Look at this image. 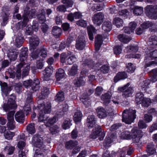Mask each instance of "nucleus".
I'll return each mask as SVG.
<instances>
[{
    "mask_svg": "<svg viewBox=\"0 0 157 157\" xmlns=\"http://www.w3.org/2000/svg\"><path fill=\"white\" fill-rule=\"evenodd\" d=\"M82 115V113L79 111L75 113L74 116V120L77 124L81 122Z\"/></svg>",
    "mask_w": 157,
    "mask_h": 157,
    "instance_id": "obj_35",
    "label": "nucleus"
},
{
    "mask_svg": "<svg viewBox=\"0 0 157 157\" xmlns=\"http://www.w3.org/2000/svg\"><path fill=\"white\" fill-rule=\"evenodd\" d=\"M49 94V89L46 87H44L42 90L41 91V95H43L42 96V97L40 96V98L44 99L46 96L48 95Z\"/></svg>",
    "mask_w": 157,
    "mask_h": 157,
    "instance_id": "obj_55",
    "label": "nucleus"
},
{
    "mask_svg": "<svg viewBox=\"0 0 157 157\" xmlns=\"http://www.w3.org/2000/svg\"><path fill=\"white\" fill-rule=\"evenodd\" d=\"M152 25V22L147 21L141 25V26L144 30L150 27Z\"/></svg>",
    "mask_w": 157,
    "mask_h": 157,
    "instance_id": "obj_61",
    "label": "nucleus"
},
{
    "mask_svg": "<svg viewBox=\"0 0 157 157\" xmlns=\"http://www.w3.org/2000/svg\"><path fill=\"white\" fill-rule=\"evenodd\" d=\"M145 61L147 62V60H151L157 58V50L151 51L147 50L146 52Z\"/></svg>",
    "mask_w": 157,
    "mask_h": 157,
    "instance_id": "obj_14",
    "label": "nucleus"
},
{
    "mask_svg": "<svg viewBox=\"0 0 157 157\" xmlns=\"http://www.w3.org/2000/svg\"><path fill=\"white\" fill-rule=\"evenodd\" d=\"M113 140L109 137H106L103 143V146L105 148L110 146Z\"/></svg>",
    "mask_w": 157,
    "mask_h": 157,
    "instance_id": "obj_47",
    "label": "nucleus"
},
{
    "mask_svg": "<svg viewBox=\"0 0 157 157\" xmlns=\"http://www.w3.org/2000/svg\"><path fill=\"white\" fill-rule=\"evenodd\" d=\"M103 38L101 35H98L95 38V48L96 51L99 50L103 41Z\"/></svg>",
    "mask_w": 157,
    "mask_h": 157,
    "instance_id": "obj_16",
    "label": "nucleus"
},
{
    "mask_svg": "<svg viewBox=\"0 0 157 157\" xmlns=\"http://www.w3.org/2000/svg\"><path fill=\"white\" fill-rule=\"evenodd\" d=\"M24 64L23 63H21L18 64L17 66V77L18 78H20L21 76V68L23 67Z\"/></svg>",
    "mask_w": 157,
    "mask_h": 157,
    "instance_id": "obj_56",
    "label": "nucleus"
},
{
    "mask_svg": "<svg viewBox=\"0 0 157 157\" xmlns=\"http://www.w3.org/2000/svg\"><path fill=\"white\" fill-rule=\"evenodd\" d=\"M113 24L116 26L117 28H120L123 26V21L122 19L118 17H116L114 18Z\"/></svg>",
    "mask_w": 157,
    "mask_h": 157,
    "instance_id": "obj_33",
    "label": "nucleus"
},
{
    "mask_svg": "<svg viewBox=\"0 0 157 157\" xmlns=\"http://www.w3.org/2000/svg\"><path fill=\"white\" fill-rule=\"evenodd\" d=\"M98 117L100 118H103L107 116L105 110L102 107H98L96 109Z\"/></svg>",
    "mask_w": 157,
    "mask_h": 157,
    "instance_id": "obj_24",
    "label": "nucleus"
},
{
    "mask_svg": "<svg viewBox=\"0 0 157 157\" xmlns=\"http://www.w3.org/2000/svg\"><path fill=\"white\" fill-rule=\"evenodd\" d=\"M130 84L129 83L123 86L119 87L118 88V90L123 92L122 96L123 98H126L131 96L133 92V90L132 87H128Z\"/></svg>",
    "mask_w": 157,
    "mask_h": 157,
    "instance_id": "obj_5",
    "label": "nucleus"
},
{
    "mask_svg": "<svg viewBox=\"0 0 157 157\" xmlns=\"http://www.w3.org/2000/svg\"><path fill=\"white\" fill-rule=\"evenodd\" d=\"M134 13L136 15H140L143 13V8L141 6H136L133 9Z\"/></svg>",
    "mask_w": 157,
    "mask_h": 157,
    "instance_id": "obj_38",
    "label": "nucleus"
},
{
    "mask_svg": "<svg viewBox=\"0 0 157 157\" xmlns=\"http://www.w3.org/2000/svg\"><path fill=\"white\" fill-rule=\"evenodd\" d=\"M104 14L101 12H98L94 15L92 21L95 25L99 26L104 21Z\"/></svg>",
    "mask_w": 157,
    "mask_h": 157,
    "instance_id": "obj_7",
    "label": "nucleus"
},
{
    "mask_svg": "<svg viewBox=\"0 0 157 157\" xmlns=\"http://www.w3.org/2000/svg\"><path fill=\"white\" fill-rule=\"evenodd\" d=\"M78 145V142L77 141L70 140L66 142L65 147L67 149H72L74 147Z\"/></svg>",
    "mask_w": 157,
    "mask_h": 157,
    "instance_id": "obj_29",
    "label": "nucleus"
},
{
    "mask_svg": "<svg viewBox=\"0 0 157 157\" xmlns=\"http://www.w3.org/2000/svg\"><path fill=\"white\" fill-rule=\"evenodd\" d=\"M147 17L151 19H157V5L147 6L145 9Z\"/></svg>",
    "mask_w": 157,
    "mask_h": 157,
    "instance_id": "obj_4",
    "label": "nucleus"
},
{
    "mask_svg": "<svg viewBox=\"0 0 157 157\" xmlns=\"http://www.w3.org/2000/svg\"><path fill=\"white\" fill-rule=\"evenodd\" d=\"M53 68L52 66L47 67L43 71V79L44 81H48L51 79V76L53 72Z\"/></svg>",
    "mask_w": 157,
    "mask_h": 157,
    "instance_id": "obj_9",
    "label": "nucleus"
},
{
    "mask_svg": "<svg viewBox=\"0 0 157 157\" xmlns=\"http://www.w3.org/2000/svg\"><path fill=\"white\" fill-rule=\"evenodd\" d=\"M36 10L34 9H32L28 12L25 13L23 16L24 22L25 23L29 21V18L35 17Z\"/></svg>",
    "mask_w": 157,
    "mask_h": 157,
    "instance_id": "obj_15",
    "label": "nucleus"
},
{
    "mask_svg": "<svg viewBox=\"0 0 157 157\" xmlns=\"http://www.w3.org/2000/svg\"><path fill=\"white\" fill-rule=\"evenodd\" d=\"M61 29L57 26H54L52 29V33L54 36H59L61 34Z\"/></svg>",
    "mask_w": 157,
    "mask_h": 157,
    "instance_id": "obj_42",
    "label": "nucleus"
},
{
    "mask_svg": "<svg viewBox=\"0 0 157 157\" xmlns=\"http://www.w3.org/2000/svg\"><path fill=\"white\" fill-rule=\"evenodd\" d=\"M28 48H22L19 55L20 60L21 62L25 61L28 57Z\"/></svg>",
    "mask_w": 157,
    "mask_h": 157,
    "instance_id": "obj_19",
    "label": "nucleus"
},
{
    "mask_svg": "<svg viewBox=\"0 0 157 157\" xmlns=\"http://www.w3.org/2000/svg\"><path fill=\"white\" fill-rule=\"evenodd\" d=\"M95 123L94 116L91 115L88 116L87 119V124L89 128H92Z\"/></svg>",
    "mask_w": 157,
    "mask_h": 157,
    "instance_id": "obj_30",
    "label": "nucleus"
},
{
    "mask_svg": "<svg viewBox=\"0 0 157 157\" xmlns=\"http://www.w3.org/2000/svg\"><path fill=\"white\" fill-rule=\"evenodd\" d=\"M78 71V66L76 64L73 65L69 71L68 75L71 76H73L76 75Z\"/></svg>",
    "mask_w": 157,
    "mask_h": 157,
    "instance_id": "obj_43",
    "label": "nucleus"
},
{
    "mask_svg": "<svg viewBox=\"0 0 157 157\" xmlns=\"http://www.w3.org/2000/svg\"><path fill=\"white\" fill-rule=\"evenodd\" d=\"M152 77L150 79V81L152 82H155L157 80V68L152 70Z\"/></svg>",
    "mask_w": 157,
    "mask_h": 157,
    "instance_id": "obj_50",
    "label": "nucleus"
},
{
    "mask_svg": "<svg viewBox=\"0 0 157 157\" xmlns=\"http://www.w3.org/2000/svg\"><path fill=\"white\" fill-rule=\"evenodd\" d=\"M14 135V132L8 131L5 133L4 136L6 139L10 140L12 139Z\"/></svg>",
    "mask_w": 157,
    "mask_h": 157,
    "instance_id": "obj_53",
    "label": "nucleus"
},
{
    "mask_svg": "<svg viewBox=\"0 0 157 157\" xmlns=\"http://www.w3.org/2000/svg\"><path fill=\"white\" fill-rule=\"evenodd\" d=\"M41 101L40 100L38 101V107L40 110L38 117V121L39 122H44V123L46 122V121H48L46 125L49 126V125L52 124L56 122V118L54 117L53 118L48 119V117L45 116V114L50 113L51 110V104L49 102H41Z\"/></svg>",
    "mask_w": 157,
    "mask_h": 157,
    "instance_id": "obj_1",
    "label": "nucleus"
},
{
    "mask_svg": "<svg viewBox=\"0 0 157 157\" xmlns=\"http://www.w3.org/2000/svg\"><path fill=\"white\" fill-rule=\"evenodd\" d=\"M100 69L102 72L103 73H106L108 72L109 70V67L107 65H104L100 67Z\"/></svg>",
    "mask_w": 157,
    "mask_h": 157,
    "instance_id": "obj_64",
    "label": "nucleus"
},
{
    "mask_svg": "<svg viewBox=\"0 0 157 157\" xmlns=\"http://www.w3.org/2000/svg\"><path fill=\"white\" fill-rule=\"evenodd\" d=\"M85 79L84 76L77 78L74 81V84L77 86L84 85L85 82Z\"/></svg>",
    "mask_w": 157,
    "mask_h": 157,
    "instance_id": "obj_21",
    "label": "nucleus"
},
{
    "mask_svg": "<svg viewBox=\"0 0 157 157\" xmlns=\"http://www.w3.org/2000/svg\"><path fill=\"white\" fill-rule=\"evenodd\" d=\"M117 38L120 41L125 43H128L131 40V37L123 34L119 35Z\"/></svg>",
    "mask_w": 157,
    "mask_h": 157,
    "instance_id": "obj_25",
    "label": "nucleus"
},
{
    "mask_svg": "<svg viewBox=\"0 0 157 157\" xmlns=\"http://www.w3.org/2000/svg\"><path fill=\"white\" fill-rule=\"evenodd\" d=\"M32 143L34 146L40 148L44 147L42 138L37 135H35L33 137Z\"/></svg>",
    "mask_w": 157,
    "mask_h": 157,
    "instance_id": "obj_11",
    "label": "nucleus"
},
{
    "mask_svg": "<svg viewBox=\"0 0 157 157\" xmlns=\"http://www.w3.org/2000/svg\"><path fill=\"white\" fill-rule=\"evenodd\" d=\"M81 100L86 107H87L90 105V103L88 101V98L84 97L83 96Z\"/></svg>",
    "mask_w": 157,
    "mask_h": 157,
    "instance_id": "obj_59",
    "label": "nucleus"
},
{
    "mask_svg": "<svg viewBox=\"0 0 157 157\" xmlns=\"http://www.w3.org/2000/svg\"><path fill=\"white\" fill-rule=\"evenodd\" d=\"M127 49L129 52H136L138 50V47L137 46H129L127 47Z\"/></svg>",
    "mask_w": 157,
    "mask_h": 157,
    "instance_id": "obj_54",
    "label": "nucleus"
},
{
    "mask_svg": "<svg viewBox=\"0 0 157 157\" xmlns=\"http://www.w3.org/2000/svg\"><path fill=\"white\" fill-rule=\"evenodd\" d=\"M151 103V100L150 99L148 98H145L143 100L141 104L142 105L146 107L148 106Z\"/></svg>",
    "mask_w": 157,
    "mask_h": 157,
    "instance_id": "obj_57",
    "label": "nucleus"
},
{
    "mask_svg": "<svg viewBox=\"0 0 157 157\" xmlns=\"http://www.w3.org/2000/svg\"><path fill=\"white\" fill-rule=\"evenodd\" d=\"M76 59V58L75 56H70L68 55L67 63L70 65Z\"/></svg>",
    "mask_w": 157,
    "mask_h": 157,
    "instance_id": "obj_58",
    "label": "nucleus"
},
{
    "mask_svg": "<svg viewBox=\"0 0 157 157\" xmlns=\"http://www.w3.org/2000/svg\"><path fill=\"white\" fill-rule=\"evenodd\" d=\"M112 25L110 21H105L102 25V29L106 32H109L112 29Z\"/></svg>",
    "mask_w": 157,
    "mask_h": 157,
    "instance_id": "obj_27",
    "label": "nucleus"
},
{
    "mask_svg": "<svg viewBox=\"0 0 157 157\" xmlns=\"http://www.w3.org/2000/svg\"><path fill=\"white\" fill-rule=\"evenodd\" d=\"M132 133L126 130L121 133V137L122 139L130 140L132 137Z\"/></svg>",
    "mask_w": 157,
    "mask_h": 157,
    "instance_id": "obj_31",
    "label": "nucleus"
},
{
    "mask_svg": "<svg viewBox=\"0 0 157 157\" xmlns=\"http://www.w3.org/2000/svg\"><path fill=\"white\" fill-rule=\"evenodd\" d=\"M65 71L63 69L60 68L56 71V76L57 81H59L65 77Z\"/></svg>",
    "mask_w": 157,
    "mask_h": 157,
    "instance_id": "obj_20",
    "label": "nucleus"
},
{
    "mask_svg": "<svg viewBox=\"0 0 157 157\" xmlns=\"http://www.w3.org/2000/svg\"><path fill=\"white\" fill-rule=\"evenodd\" d=\"M16 120L20 123H23L24 121V115L21 111L17 112L15 116Z\"/></svg>",
    "mask_w": 157,
    "mask_h": 157,
    "instance_id": "obj_23",
    "label": "nucleus"
},
{
    "mask_svg": "<svg viewBox=\"0 0 157 157\" xmlns=\"http://www.w3.org/2000/svg\"><path fill=\"white\" fill-rule=\"evenodd\" d=\"M101 132V127L100 126L96 125L94 129L91 134L90 135V137L91 138L95 139L97 138L100 135Z\"/></svg>",
    "mask_w": 157,
    "mask_h": 157,
    "instance_id": "obj_17",
    "label": "nucleus"
},
{
    "mask_svg": "<svg viewBox=\"0 0 157 157\" xmlns=\"http://www.w3.org/2000/svg\"><path fill=\"white\" fill-rule=\"evenodd\" d=\"M68 54L65 53H63L60 55V61L62 63H67Z\"/></svg>",
    "mask_w": 157,
    "mask_h": 157,
    "instance_id": "obj_51",
    "label": "nucleus"
},
{
    "mask_svg": "<svg viewBox=\"0 0 157 157\" xmlns=\"http://www.w3.org/2000/svg\"><path fill=\"white\" fill-rule=\"evenodd\" d=\"M136 111L132 109L124 110L122 113L123 122L127 124H131L136 118Z\"/></svg>",
    "mask_w": 157,
    "mask_h": 157,
    "instance_id": "obj_3",
    "label": "nucleus"
},
{
    "mask_svg": "<svg viewBox=\"0 0 157 157\" xmlns=\"http://www.w3.org/2000/svg\"><path fill=\"white\" fill-rule=\"evenodd\" d=\"M14 150L15 147L10 146H6L4 149L5 151L9 155L12 154Z\"/></svg>",
    "mask_w": 157,
    "mask_h": 157,
    "instance_id": "obj_49",
    "label": "nucleus"
},
{
    "mask_svg": "<svg viewBox=\"0 0 157 157\" xmlns=\"http://www.w3.org/2000/svg\"><path fill=\"white\" fill-rule=\"evenodd\" d=\"M24 39L21 33H19L17 36L15 40V46L18 48L21 47L23 42Z\"/></svg>",
    "mask_w": 157,
    "mask_h": 157,
    "instance_id": "obj_22",
    "label": "nucleus"
},
{
    "mask_svg": "<svg viewBox=\"0 0 157 157\" xmlns=\"http://www.w3.org/2000/svg\"><path fill=\"white\" fill-rule=\"evenodd\" d=\"M86 43L84 36H79L76 42L75 47L78 50L83 49L85 46Z\"/></svg>",
    "mask_w": 157,
    "mask_h": 157,
    "instance_id": "obj_13",
    "label": "nucleus"
},
{
    "mask_svg": "<svg viewBox=\"0 0 157 157\" xmlns=\"http://www.w3.org/2000/svg\"><path fill=\"white\" fill-rule=\"evenodd\" d=\"M26 130L30 134L34 133L36 130L34 124L31 123L29 124L27 127Z\"/></svg>",
    "mask_w": 157,
    "mask_h": 157,
    "instance_id": "obj_46",
    "label": "nucleus"
},
{
    "mask_svg": "<svg viewBox=\"0 0 157 157\" xmlns=\"http://www.w3.org/2000/svg\"><path fill=\"white\" fill-rule=\"evenodd\" d=\"M127 151V155H130L133 151V148L128 147H124L121 149H119L117 152L112 151L111 156L113 157L117 156V157H125V153Z\"/></svg>",
    "mask_w": 157,
    "mask_h": 157,
    "instance_id": "obj_6",
    "label": "nucleus"
},
{
    "mask_svg": "<svg viewBox=\"0 0 157 157\" xmlns=\"http://www.w3.org/2000/svg\"><path fill=\"white\" fill-rule=\"evenodd\" d=\"M127 77V75L125 72H119L115 77L114 78V81L115 82H117L118 81L125 79Z\"/></svg>",
    "mask_w": 157,
    "mask_h": 157,
    "instance_id": "obj_26",
    "label": "nucleus"
},
{
    "mask_svg": "<svg viewBox=\"0 0 157 157\" xmlns=\"http://www.w3.org/2000/svg\"><path fill=\"white\" fill-rule=\"evenodd\" d=\"M30 45L29 50L31 51V56L33 59H36L38 57V50L36 47L40 43L39 38L36 36H32L29 40Z\"/></svg>",
    "mask_w": 157,
    "mask_h": 157,
    "instance_id": "obj_2",
    "label": "nucleus"
},
{
    "mask_svg": "<svg viewBox=\"0 0 157 157\" xmlns=\"http://www.w3.org/2000/svg\"><path fill=\"white\" fill-rule=\"evenodd\" d=\"M40 83V81L38 79H35L32 82V84L31 85L32 90L34 91L38 90L40 87L39 85Z\"/></svg>",
    "mask_w": 157,
    "mask_h": 157,
    "instance_id": "obj_32",
    "label": "nucleus"
},
{
    "mask_svg": "<svg viewBox=\"0 0 157 157\" xmlns=\"http://www.w3.org/2000/svg\"><path fill=\"white\" fill-rule=\"evenodd\" d=\"M71 120L69 119H66L62 124L63 128L64 129L69 128L72 125V124L71 123Z\"/></svg>",
    "mask_w": 157,
    "mask_h": 157,
    "instance_id": "obj_44",
    "label": "nucleus"
},
{
    "mask_svg": "<svg viewBox=\"0 0 157 157\" xmlns=\"http://www.w3.org/2000/svg\"><path fill=\"white\" fill-rule=\"evenodd\" d=\"M59 127L57 125H55L50 128L49 131L52 135H55L58 133L59 131Z\"/></svg>",
    "mask_w": 157,
    "mask_h": 157,
    "instance_id": "obj_45",
    "label": "nucleus"
},
{
    "mask_svg": "<svg viewBox=\"0 0 157 157\" xmlns=\"http://www.w3.org/2000/svg\"><path fill=\"white\" fill-rule=\"evenodd\" d=\"M147 153L150 155H152L155 154L156 152V149L155 146L153 144H149L147 146Z\"/></svg>",
    "mask_w": 157,
    "mask_h": 157,
    "instance_id": "obj_34",
    "label": "nucleus"
},
{
    "mask_svg": "<svg viewBox=\"0 0 157 157\" xmlns=\"http://www.w3.org/2000/svg\"><path fill=\"white\" fill-rule=\"evenodd\" d=\"M122 51V48L121 46L117 45L114 48V52L116 55H119L121 54Z\"/></svg>",
    "mask_w": 157,
    "mask_h": 157,
    "instance_id": "obj_60",
    "label": "nucleus"
},
{
    "mask_svg": "<svg viewBox=\"0 0 157 157\" xmlns=\"http://www.w3.org/2000/svg\"><path fill=\"white\" fill-rule=\"evenodd\" d=\"M144 95L141 92L137 93L136 95V101L137 104H141L143 100L145 98H144Z\"/></svg>",
    "mask_w": 157,
    "mask_h": 157,
    "instance_id": "obj_40",
    "label": "nucleus"
},
{
    "mask_svg": "<svg viewBox=\"0 0 157 157\" xmlns=\"http://www.w3.org/2000/svg\"><path fill=\"white\" fill-rule=\"evenodd\" d=\"M64 98V93L63 91H59L56 95L55 100L58 102H60L63 101Z\"/></svg>",
    "mask_w": 157,
    "mask_h": 157,
    "instance_id": "obj_39",
    "label": "nucleus"
},
{
    "mask_svg": "<svg viewBox=\"0 0 157 157\" xmlns=\"http://www.w3.org/2000/svg\"><path fill=\"white\" fill-rule=\"evenodd\" d=\"M127 71L130 73H132L135 69L134 66L131 63H129L127 66Z\"/></svg>",
    "mask_w": 157,
    "mask_h": 157,
    "instance_id": "obj_52",
    "label": "nucleus"
},
{
    "mask_svg": "<svg viewBox=\"0 0 157 157\" xmlns=\"http://www.w3.org/2000/svg\"><path fill=\"white\" fill-rule=\"evenodd\" d=\"M7 56L10 61H15L17 57L18 53L15 50L10 49L7 52Z\"/></svg>",
    "mask_w": 157,
    "mask_h": 157,
    "instance_id": "obj_18",
    "label": "nucleus"
},
{
    "mask_svg": "<svg viewBox=\"0 0 157 157\" xmlns=\"http://www.w3.org/2000/svg\"><path fill=\"white\" fill-rule=\"evenodd\" d=\"M38 17L40 20L45 21V12L44 10H41V13L38 15Z\"/></svg>",
    "mask_w": 157,
    "mask_h": 157,
    "instance_id": "obj_62",
    "label": "nucleus"
},
{
    "mask_svg": "<svg viewBox=\"0 0 157 157\" xmlns=\"http://www.w3.org/2000/svg\"><path fill=\"white\" fill-rule=\"evenodd\" d=\"M15 112L12 111L7 114V119L8 121L7 123L8 128L10 130H13L15 127V122L14 119V115Z\"/></svg>",
    "mask_w": 157,
    "mask_h": 157,
    "instance_id": "obj_8",
    "label": "nucleus"
},
{
    "mask_svg": "<svg viewBox=\"0 0 157 157\" xmlns=\"http://www.w3.org/2000/svg\"><path fill=\"white\" fill-rule=\"evenodd\" d=\"M111 97L108 93H106L102 94L101 98L103 102L105 105H106L110 102V98Z\"/></svg>",
    "mask_w": 157,
    "mask_h": 157,
    "instance_id": "obj_36",
    "label": "nucleus"
},
{
    "mask_svg": "<svg viewBox=\"0 0 157 157\" xmlns=\"http://www.w3.org/2000/svg\"><path fill=\"white\" fill-rule=\"evenodd\" d=\"M0 85L3 94L5 95V96H7L11 90L10 88L7 86V84L6 82H4L2 84L0 83Z\"/></svg>",
    "mask_w": 157,
    "mask_h": 157,
    "instance_id": "obj_28",
    "label": "nucleus"
},
{
    "mask_svg": "<svg viewBox=\"0 0 157 157\" xmlns=\"http://www.w3.org/2000/svg\"><path fill=\"white\" fill-rule=\"evenodd\" d=\"M17 107L14 99L12 98H10L8 99L7 104H4L3 109L6 112L10 111L11 109H14Z\"/></svg>",
    "mask_w": 157,
    "mask_h": 157,
    "instance_id": "obj_10",
    "label": "nucleus"
},
{
    "mask_svg": "<svg viewBox=\"0 0 157 157\" xmlns=\"http://www.w3.org/2000/svg\"><path fill=\"white\" fill-rule=\"evenodd\" d=\"M149 44L154 46H157V37L156 36H151L149 39Z\"/></svg>",
    "mask_w": 157,
    "mask_h": 157,
    "instance_id": "obj_48",
    "label": "nucleus"
},
{
    "mask_svg": "<svg viewBox=\"0 0 157 157\" xmlns=\"http://www.w3.org/2000/svg\"><path fill=\"white\" fill-rule=\"evenodd\" d=\"M150 81L149 80L144 81L140 84V86L143 90L146 91L147 89L149 88Z\"/></svg>",
    "mask_w": 157,
    "mask_h": 157,
    "instance_id": "obj_41",
    "label": "nucleus"
},
{
    "mask_svg": "<svg viewBox=\"0 0 157 157\" xmlns=\"http://www.w3.org/2000/svg\"><path fill=\"white\" fill-rule=\"evenodd\" d=\"M132 137L133 141L134 143H138L140 141L141 137L140 135L141 131L138 130L137 128H133L132 130Z\"/></svg>",
    "mask_w": 157,
    "mask_h": 157,
    "instance_id": "obj_12",
    "label": "nucleus"
},
{
    "mask_svg": "<svg viewBox=\"0 0 157 157\" xmlns=\"http://www.w3.org/2000/svg\"><path fill=\"white\" fill-rule=\"evenodd\" d=\"M88 34L89 38L90 40L94 39L93 33L96 32V29L92 26H90L87 28Z\"/></svg>",
    "mask_w": 157,
    "mask_h": 157,
    "instance_id": "obj_37",
    "label": "nucleus"
},
{
    "mask_svg": "<svg viewBox=\"0 0 157 157\" xmlns=\"http://www.w3.org/2000/svg\"><path fill=\"white\" fill-rule=\"evenodd\" d=\"M44 155L42 151L38 149L36 150L34 157H44Z\"/></svg>",
    "mask_w": 157,
    "mask_h": 157,
    "instance_id": "obj_63",
    "label": "nucleus"
}]
</instances>
